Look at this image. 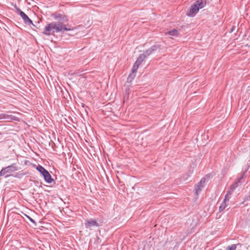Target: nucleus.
Wrapping results in <instances>:
<instances>
[{"label": "nucleus", "instance_id": "1", "mask_svg": "<svg viewBox=\"0 0 250 250\" xmlns=\"http://www.w3.org/2000/svg\"><path fill=\"white\" fill-rule=\"evenodd\" d=\"M73 29L69 25H66L62 22H52L47 24L44 27L43 34L50 35L52 33L61 32L64 31H71Z\"/></svg>", "mask_w": 250, "mask_h": 250}, {"label": "nucleus", "instance_id": "2", "mask_svg": "<svg viewBox=\"0 0 250 250\" xmlns=\"http://www.w3.org/2000/svg\"><path fill=\"white\" fill-rule=\"evenodd\" d=\"M18 167L16 163H13L11 165L8 166L6 167H3L0 171V177L2 176H3L5 178L11 176L18 177L17 175L11 174L12 173L18 170Z\"/></svg>", "mask_w": 250, "mask_h": 250}, {"label": "nucleus", "instance_id": "3", "mask_svg": "<svg viewBox=\"0 0 250 250\" xmlns=\"http://www.w3.org/2000/svg\"><path fill=\"white\" fill-rule=\"evenodd\" d=\"M206 4V2H204L203 0H196L194 3L191 6L187 15L189 17H194L200 9L205 6Z\"/></svg>", "mask_w": 250, "mask_h": 250}, {"label": "nucleus", "instance_id": "4", "mask_svg": "<svg viewBox=\"0 0 250 250\" xmlns=\"http://www.w3.org/2000/svg\"><path fill=\"white\" fill-rule=\"evenodd\" d=\"M36 169L41 173L47 183L50 184L54 181L49 172L42 166L39 165L37 166Z\"/></svg>", "mask_w": 250, "mask_h": 250}, {"label": "nucleus", "instance_id": "5", "mask_svg": "<svg viewBox=\"0 0 250 250\" xmlns=\"http://www.w3.org/2000/svg\"><path fill=\"white\" fill-rule=\"evenodd\" d=\"M15 8L16 9L17 13L20 15V16L22 18L25 24H32L34 25L32 20L30 19L29 17L23 11H22L18 6L15 5Z\"/></svg>", "mask_w": 250, "mask_h": 250}, {"label": "nucleus", "instance_id": "6", "mask_svg": "<svg viewBox=\"0 0 250 250\" xmlns=\"http://www.w3.org/2000/svg\"><path fill=\"white\" fill-rule=\"evenodd\" d=\"M146 57H147L146 56V54L144 53L141 54L139 55V56L137 58V60L134 63L132 67V73H136L137 72V70H138L139 65Z\"/></svg>", "mask_w": 250, "mask_h": 250}, {"label": "nucleus", "instance_id": "7", "mask_svg": "<svg viewBox=\"0 0 250 250\" xmlns=\"http://www.w3.org/2000/svg\"><path fill=\"white\" fill-rule=\"evenodd\" d=\"M244 173L242 174L240 177H239L236 181L234 182L233 184H232L229 188V190L231 191V192H233L234 190L236 189L237 187H238L239 186H240L242 182L244 181H242L243 180Z\"/></svg>", "mask_w": 250, "mask_h": 250}, {"label": "nucleus", "instance_id": "8", "mask_svg": "<svg viewBox=\"0 0 250 250\" xmlns=\"http://www.w3.org/2000/svg\"><path fill=\"white\" fill-rule=\"evenodd\" d=\"M84 225L86 229H90L94 227H98L100 226L98 222L93 219L86 220Z\"/></svg>", "mask_w": 250, "mask_h": 250}, {"label": "nucleus", "instance_id": "9", "mask_svg": "<svg viewBox=\"0 0 250 250\" xmlns=\"http://www.w3.org/2000/svg\"><path fill=\"white\" fill-rule=\"evenodd\" d=\"M206 182V179L205 178H203L200 181V182L195 185V190L196 194H198V193L201 190L202 188L204 187V185Z\"/></svg>", "mask_w": 250, "mask_h": 250}, {"label": "nucleus", "instance_id": "10", "mask_svg": "<svg viewBox=\"0 0 250 250\" xmlns=\"http://www.w3.org/2000/svg\"><path fill=\"white\" fill-rule=\"evenodd\" d=\"M52 17L56 20H60L63 21H68L65 15H62L59 13H55L52 15Z\"/></svg>", "mask_w": 250, "mask_h": 250}, {"label": "nucleus", "instance_id": "11", "mask_svg": "<svg viewBox=\"0 0 250 250\" xmlns=\"http://www.w3.org/2000/svg\"><path fill=\"white\" fill-rule=\"evenodd\" d=\"M167 34L172 36H177L178 35L179 32L177 30L174 29L173 30L169 31L167 32Z\"/></svg>", "mask_w": 250, "mask_h": 250}, {"label": "nucleus", "instance_id": "12", "mask_svg": "<svg viewBox=\"0 0 250 250\" xmlns=\"http://www.w3.org/2000/svg\"><path fill=\"white\" fill-rule=\"evenodd\" d=\"M135 73H132L131 71V73L129 75V76L127 78V82L130 83L133 79L134 78L135 75L134 74Z\"/></svg>", "mask_w": 250, "mask_h": 250}, {"label": "nucleus", "instance_id": "13", "mask_svg": "<svg viewBox=\"0 0 250 250\" xmlns=\"http://www.w3.org/2000/svg\"><path fill=\"white\" fill-rule=\"evenodd\" d=\"M232 192H231L229 190L225 196L223 201H225L226 202H228L229 200V196L232 194Z\"/></svg>", "mask_w": 250, "mask_h": 250}, {"label": "nucleus", "instance_id": "14", "mask_svg": "<svg viewBox=\"0 0 250 250\" xmlns=\"http://www.w3.org/2000/svg\"><path fill=\"white\" fill-rule=\"evenodd\" d=\"M10 116L5 114H0V120L4 119L8 120L11 119Z\"/></svg>", "mask_w": 250, "mask_h": 250}, {"label": "nucleus", "instance_id": "15", "mask_svg": "<svg viewBox=\"0 0 250 250\" xmlns=\"http://www.w3.org/2000/svg\"><path fill=\"white\" fill-rule=\"evenodd\" d=\"M227 207V203L225 201H223L221 205L219 207V211L221 212L223 211Z\"/></svg>", "mask_w": 250, "mask_h": 250}, {"label": "nucleus", "instance_id": "16", "mask_svg": "<svg viewBox=\"0 0 250 250\" xmlns=\"http://www.w3.org/2000/svg\"><path fill=\"white\" fill-rule=\"evenodd\" d=\"M237 246V245L236 244H232L226 248V250H236Z\"/></svg>", "mask_w": 250, "mask_h": 250}, {"label": "nucleus", "instance_id": "17", "mask_svg": "<svg viewBox=\"0 0 250 250\" xmlns=\"http://www.w3.org/2000/svg\"><path fill=\"white\" fill-rule=\"evenodd\" d=\"M151 49L154 52L156 51L157 49L160 48V45L159 44H155L154 45H152L151 47Z\"/></svg>", "mask_w": 250, "mask_h": 250}, {"label": "nucleus", "instance_id": "18", "mask_svg": "<svg viewBox=\"0 0 250 250\" xmlns=\"http://www.w3.org/2000/svg\"><path fill=\"white\" fill-rule=\"evenodd\" d=\"M129 86L127 85L126 88L125 89V98H128L129 96Z\"/></svg>", "mask_w": 250, "mask_h": 250}, {"label": "nucleus", "instance_id": "19", "mask_svg": "<svg viewBox=\"0 0 250 250\" xmlns=\"http://www.w3.org/2000/svg\"><path fill=\"white\" fill-rule=\"evenodd\" d=\"M154 52L152 50V49H151V48L148 49L147 50H146L145 52L144 53V54H146V57H148V56H149L150 54H151L152 53H153Z\"/></svg>", "mask_w": 250, "mask_h": 250}, {"label": "nucleus", "instance_id": "20", "mask_svg": "<svg viewBox=\"0 0 250 250\" xmlns=\"http://www.w3.org/2000/svg\"><path fill=\"white\" fill-rule=\"evenodd\" d=\"M24 215L30 220V221H31L35 225H36V223L34 219H33L31 217H30L29 216H28V215H27L26 214H24Z\"/></svg>", "mask_w": 250, "mask_h": 250}, {"label": "nucleus", "instance_id": "21", "mask_svg": "<svg viewBox=\"0 0 250 250\" xmlns=\"http://www.w3.org/2000/svg\"><path fill=\"white\" fill-rule=\"evenodd\" d=\"M250 198V197H246L245 198V201H248L249 200V199Z\"/></svg>", "mask_w": 250, "mask_h": 250}, {"label": "nucleus", "instance_id": "22", "mask_svg": "<svg viewBox=\"0 0 250 250\" xmlns=\"http://www.w3.org/2000/svg\"><path fill=\"white\" fill-rule=\"evenodd\" d=\"M235 29V27L234 26H232L231 30H230V32H232Z\"/></svg>", "mask_w": 250, "mask_h": 250}, {"label": "nucleus", "instance_id": "23", "mask_svg": "<svg viewBox=\"0 0 250 250\" xmlns=\"http://www.w3.org/2000/svg\"><path fill=\"white\" fill-rule=\"evenodd\" d=\"M1 134L0 133V135H1Z\"/></svg>", "mask_w": 250, "mask_h": 250}]
</instances>
